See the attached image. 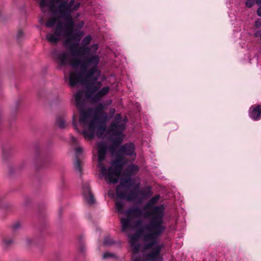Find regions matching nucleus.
<instances>
[{"label":"nucleus","instance_id":"nucleus-1","mask_svg":"<svg viewBox=\"0 0 261 261\" xmlns=\"http://www.w3.org/2000/svg\"><path fill=\"white\" fill-rule=\"evenodd\" d=\"M80 6L81 3L75 2L74 0H70L68 4L64 3L60 5L59 7V14L62 18L67 21L66 25L69 28V32H67L63 29L62 23H59L57 25L56 33L48 35L47 38L51 42H57L61 37H65V45L72 56L76 57L85 56L84 59L82 61L75 60L70 63V65L74 68L73 71H76L80 67L81 71L85 72L88 68L91 67V69L87 71L86 76L89 78L93 76L94 79L96 80L101 74L100 71L97 69L100 62V57L96 54L98 45L95 43L91 46H88L92 38L90 35H87L82 40V46H79L84 33L82 31H73L75 24L72 20L71 13L77 10Z\"/></svg>","mask_w":261,"mask_h":261},{"label":"nucleus","instance_id":"nucleus-2","mask_svg":"<svg viewBox=\"0 0 261 261\" xmlns=\"http://www.w3.org/2000/svg\"><path fill=\"white\" fill-rule=\"evenodd\" d=\"M127 119H123L120 114H117L111 122L108 128V133L112 136V144L109 146L105 142L97 143L98 153V167L100 173L109 184H116L118 182L120 173L126 160L121 157H118L111 162V166L107 168L104 165L106 153L109 150L112 155H116L117 147L122 142L124 135Z\"/></svg>","mask_w":261,"mask_h":261},{"label":"nucleus","instance_id":"nucleus-29","mask_svg":"<svg viewBox=\"0 0 261 261\" xmlns=\"http://www.w3.org/2000/svg\"><path fill=\"white\" fill-rule=\"evenodd\" d=\"M23 33L21 30H20L18 32L17 36L18 39L21 38L23 36Z\"/></svg>","mask_w":261,"mask_h":261},{"label":"nucleus","instance_id":"nucleus-3","mask_svg":"<svg viewBox=\"0 0 261 261\" xmlns=\"http://www.w3.org/2000/svg\"><path fill=\"white\" fill-rule=\"evenodd\" d=\"M160 196L156 195L151 198L145 204L144 208L149 210L143 214L145 217H150V221L144 225L146 232L143 240L146 242V247H150L158 242L160 237L166 230L164 224L165 207L163 204L155 205L159 201Z\"/></svg>","mask_w":261,"mask_h":261},{"label":"nucleus","instance_id":"nucleus-5","mask_svg":"<svg viewBox=\"0 0 261 261\" xmlns=\"http://www.w3.org/2000/svg\"><path fill=\"white\" fill-rule=\"evenodd\" d=\"M85 72L80 71H70L69 75V85L71 87H74L78 84H84L85 81L89 80H93L94 82L87 86V91L84 93L83 90H79L74 95L75 105L80 109L84 108L85 100L88 98H91L93 101L96 102L98 101L101 97L108 93L110 90V88L106 86L101 88L102 86L100 82H96L99 77L95 80L93 76L91 77L87 78L86 76Z\"/></svg>","mask_w":261,"mask_h":261},{"label":"nucleus","instance_id":"nucleus-14","mask_svg":"<svg viewBox=\"0 0 261 261\" xmlns=\"http://www.w3.org/2000/svg\"><path fill=\"white\" fill-rule=\"evenodd\" d=\"M83 195L85 200L89 204H92L94 202L93 195L91 193L89 185L86 182L84 184L83 187Z\"/></svg>","mask_w":261,"mask_h":261},{"label":"nucleus","instance_id":"nucleus-22","mask_svg":"<svg viewBox=\"0 0 261 261\" xmlns=\"http://www.w3.org/2000/svg\"><path fill=\"white\" fill-rule=\"evenodd\" d=\"M56 123L60 128H63L65 127V120L62 117L59 116L57 118Z\"/></svg>","mask_w":261,"mask_h":261},{"label":"nucleus","instance_id":"nucleus-10","mask_svg":"<svg viewBox=\"0 0 261 261\" xmlns=\"http://www.w3.org/2000/svg\"><path fill=\"white\" fill-rule=\"evenodd\" d=\"M40 8H41L40 7ZM42 9V8H41ZM42 11L43 12H45L46 11L48 10L49 11V12L53 13V14H58L59 15V17L60 18L62 19V18L60 16V14L58 13V12H52L51 11L49 10V9L47 8V7H46L45 9V10H43L42 9H41ZM63 19V18H62ZM64 20V19H63ZM64 20L66 21V22L65 23V27H63V26L62 25V28L63 29H64L66 31H67V32H69V28L67 27L66 25V24L67 23V21L66 20L64 19ZM59 23H62V25L63 24V22H61L58 18H56V17H52L50 19H49L46 23V26L48 28H52L53 27L55 24H56V29H55V31L53 33H49L48 34H47L46 35V39L47 40V41H48L49 42L51 43H56L57 42H51L48 39V38H47V36H48V35L50 34H55L56 32V29H57V25Z\"/></svg>","mask_w":261,"mask_h":261},{"label":"nucleus","instance_id":"nucleus-20","mask_svg":"<svg viewBox=\"0 0 261 261\" xmlns=\"http://www.w3.org/2000/svg\"><path fill=\"white\" fill-rule=\"evenodd\" d=\"M120 200H117L115 202V207L119 214H123L125 213L126 212H124L123 210V207L124 206V203L122 199H119Z\"/></svg>","mask_w":261,"mask_h":261},{"label":"nucleus","instance_id":"nucleus-15","mask_svg":"<svg viewBox=\"0 0 261 261\" xmlns=\"http://www.w3.org/2000/svg\"><path fill=\"white\" fill-rule=\"evenodd\" d=\"M249 115L250 117L254 120H258L261 117V106L260 105H253L249 109Z\"/></svg>","mask_w":261,"mask_h":261},{"label":"nucleus","instance_id":"nucleus-6","mask_svg":"<svg viewBox=\"0 0 261 261\" xmlns=\"http://www.w3.org/2000/svg\"><path fill=\"white\" fill-rule=\"evenodd\" d=\"M146 232H148L144 229V226L143 227L141 230H140L136 234L129 236V242L130 246L133 248L132 250V260L133 261H142V259L140 256H139L138 253L140 248V245L139 243V240L140 237L142 239V241L144 243V248L145 250L151 249L158 243H155L150 247H146V242L143 240V236Z\"/></svg>","mask_w":261,"mask_h":261},{"label":"nucleus","instance_id":"nucleus-11","mask_svg":"<svg viewBox=\"0 0 261 261\" xmlns=\"http://www.w3.org/2000/svg\"><path fill=\"white\" fill-rule=\"evenodd\" d=\"M159 237L158 238V239ZM155 244L153 247H154L152 251L149 253L147 256L146 258L148 261H162L163 258L160 257V252L162 248L164 247V244Z\"/></svg>","mask_w":261,"mask_h":261},{"label":"nucleus","instance_id":"nucleus-4","mask_svg":"<svg viewBox=\"0 0 261 261\" xmlns=\"http://www.w3.org/2000/svg\"><path fill=\"white\" fill-rule=\"evenodd\" d=\"M104 108V105L99 103L93 109L81 111L79 122L83 128L81 133L86 140L93 139L95 135L100 137L105 132L108 116L103 112Z\"/></svg>","mask_w":261,"mask_h":261},{"label":"nucleus","instance_id":"nucleus-34","mask_svg":"<svg viewBox=\"0 0 261 261\" xmlns=\"http://www.w3.org/2000/svg\"><path fill=\"white\" fill-rule=\"evenodd\" d=\"M28 244H30L31 243V240L30 239L27 240Z\"/></svg>","mask_w":261,"mask_h":261},{"label":"nucleus","instance_id":"nucleus-27","mask_svg":"<svg viewBox=\"0 0 261 261\" xmlns=\"http://www.w3.org/2000/svg\"><path fill=\"white\" fill-rule=\"evenodd\" d=\"M3 242L6 246H8L12 243L13 240L10 238H6L4 239Z\"/></svg>","mask_w":261,"mask_h":261},{"label":"nucleus","instance_id":"nucleus-17","mask_svg":"<svg viewBox=\"0 0 261 261\" xmlns=\"http://www.w3.org/2000/svg\"><path fill=\"white\" fill-rule=\"evenodd\" d=\"M139 168L137 165L132 164L128 165L125 170L124 174H128V175L132 176L136 174L139 171Z\"/></svg>","mask_w":261,"mask_h":261},{"label":"nucleus","instance_id":"nucleus-19","mask_svg":"<svg viewBox=\"0 0 261 261\" xmlns=\"http://www.w3.org/2000/svg\"><path fill=\"white\" fill-rule=\"evenodd\" d=\"M125 214L127 215L132 214L137 217H140L142 215V211L138 207H132L126 211Z\"/></svg>","mask_w":261,"mask_h":261},{"label":"nucleus","instance_id":"nucleus-35","mask_svg":"<svg viewBox=\"0 0 261 261\" xmlns=\"http://www.w3.org/2000/svg\"><path fill=\"white\" fill-rule=\"evenodd\" d=\"M257 25H258V24H257V21H256V22H255V25H256V26H257Z\"/></svg>","mask_w":261,"mask_h":261},{"label":"nucleus","instance_id":"nucleus-30","mask_svg":"<svg viewBox=\"0 0 261 261\" xmlns=\"http://www.w3.org/2000/svg\"><path fill=\"white\" fill-rule=\"evenodd\" d=\"M74 118H75V116L74 115L73 116V124L74 125V128L78 132H80V130L77 128V126H76V123L75 122V120H74Z\"/></svg>","mask_w":261,"mask_h":261},{"label":"nucleus","instance_id":"nucleus-13","mask_svg":"<svg viewBox=\"0 0 261 261\" xmlns=\"http://www.w3.org/2000/svg\"><path fill=\"white\" fill-rule=\"evenodd\" d=\"M135 184L130 176H123L120 179V185L117 186L116 189L120 187L122 192H125L127 191V189L130 188Z\"/></svg>","mask_w":261,"mask_h":261},{"label":"nucleus","instance_id":"nucleus-12","mask_svg":"<svg viewBox=\"0 0 261 261\" xmlns=\"http://www.w3.org/2000/svg\"><path fill=\"white\" fill-rule=\"evenodd\" d=\"M54 55L61 65H66L69 62L68 54L66 51L56 50L54 52Z\"/></svg>","mask_w":261,"mask_h":261},{"label":"nucleus","instance_id":"nucleus-31","mask_svg":"<svg viewBox=\"0 0 261 261\" xmlns=\"http://www.w3.org/2000/svg\"><path fill=\"white\" fill-rule=\"evenodd\" d=\"M115 110L114 108H111L109 110V113L111 115V117L113 116L115 113Z\"/></svg>","mask_w":261,"mask_h":261},{"label":"nucleus","instance_id":"nucleus-32","mask_svg":"<svg viewBox=\"0 0 261 261\" xmlns=\"http://www.w3.org/2000/svg\"><path fill=\"white\" fill-rule=\"evenodd\" d=\"M84 25V22L83 21H81L79 22L77 25L78 28H82Z\"/></svg>","mask_w":261,"mask_h":261},{"label":"nucleus","instance_id":"nucleus-23","mask_svg":"<svg viewBox=\"0 0 261 261\" xmlns=\"http://www.w3.org/2000/svg\"><path fill=\"white\" fill-rule=\"evenodd\" d=\"M114 242L112 238H111L109 236H106L103 241V243L105 245L110 246L114 244Z\"/></svg>","mask_w":261,"mask_h":261},{"label":"nucleus","instance_id":"nucleus-25","mask_svg":"<svg viewBox=\"0 0 261 261\" xmlns=\"http://www.w3.org/2000/svg\"><path fill=\"white\" fill-rule=\"evenodd\" d=\"M255 4L254 0H247L245 3V5L247 8H251Z\"/></svg>","mask_w":261,"mask_h":261},{"label":"nucleus","instance_id":"nucleus-24","mask_svg":"<svg viewBox=\"0 0 261 261\" xmlns=\"http://www.w3.org/2000/svg\"><path fill=\"white\" fill-rule=\"evenodd\" d=\"M114 257V254L113 253H110L109 252H106L103 254L102 257L104 259L112 258Z\"/></svg>","mask_w":261,"mask_h":261},{"label":"nucleus","instance_id":"nucleus-8","mask_svg":"<svg viewBox=\"0 0 261 261\" xmlns=\"http://www.w3.org/2000/svg\"><path fill=\"white\" fill-rule=\"evenodd\" d=\"M68 0H40V6L43 10H45L46 7H47L50 11L54 12H59V7L62 4L66 3L68 4L70 3L67 2Z\"/></svg>","mask_w":261,"mask_h":261},{"label":"nucleus","instance_id":"nucleus-9","mask_svg":"<svg viewBox=\"0 0 261 261\" xmlns=\"http://www.w3.org/2000/svg\"><path fill=\"white\" fill-rule=\"evenodd\" d=\"M120 155L135 158L136 156V147L134 143L129 142L121 145L118 149L117 152L116 153V156H119Z\"/></svg>","mask_w":261,"mask_h":261},{"label":"nucleus","instance_id":"nucleus-16","mask_svg":"<svg viewBox=\"0 0 261 261\" xmlns=\"http://www.w3.org/2000/svg\"><path fill=\"white\" fill-rule=\"evenodd\" d=\"M75 152L76 161H75V162L74 163V169L77 172H78L80 174H81L82 167L81 166V163L79 160V158L80 156V155L83 153V149L80 147H76L75 149Z\"/></svg>","mask_w":261,"mask_h":261},{"label":"nucleus","instance_id":"nucleus-28","mask_svg":"<svg viewBox=\"0 0 261 261\" xmlns=\"http://www.w3.org/2000/svg\"><path fill=\"white\" fill-rule=\"evenodd\" d=\"M20 226V224L19 222H16L15 224H13L12 226V228L14 230H16L18 229Z\"/></svg>","mask_w":261,"mask_h":261},{"label":"nucleus","instance_id":"nucleus-18","mask_svg":"<svg viewBox=\"0 0 261 261\" xmlns=\"http://www.w3.org/2000/svg\"><path fill=\"white\" fill-rule=\"evenodd\" d=\"M131 219L130 217L128 216L126 218H123L121 219V224L122 225V231H125L128 228L130 224Z\"/></svg>","mask_w":261,"mask_h":261},{"label":"nucleus","instance_id":"nucleus-21","mask_svg":"<svg viewBox=\"0 0 261 261\" xmlns=\"http://www.w3.org/2000/svg\"><path fill=\"white\" fill-rule=\"evenodd\" d=\"M140 193L141 194V195L145 197H149L153 194L151 187L149 186L145 187L144 191H140Z\"/></svg>","mask_w":261,"mask_h":261},{"label":"nucleus","instance_id":"nucleus-33","mask_svg":"<svg viewBox=\"0 0 261 261\" xmlns=\"http://www.w3.org/2000/svg\"><path fill=\"white\" fill-rule=\"evenodd\" d=\"M71 140L72 142L74 144H76L77 143L76 139L73 136H72L71 137Z\"/></svg>","mask_w":261,"mask_h":261},{"label":"nucleus","instance_id":"nucleus-26","mask_svg":"<svg viewBox=\"0 0 261 261\" xmlns=\"http://www.w3.org/2000/svg\"><path fill=\"white\" fill-rule=\"evenodd\" d=\"M255 3L257 5H261V0H255ZM256 13L258 16L261 17V6L257 9Z\"/></svg>","mask_w":261,"mask_h":261},{"label":"nucleus","instance_id":"nucleus-7","mask_svg":"<svg viewBox=\"0 0 261 261\" xmlns=\"http://www.w3.org/2000/svg\"><path fill=\"white\" fill-rule=\"evenodd\" d=\"M134 180L136 181V183L133 189L129 193L127 192V191L122 192L120 187L116 189V195L118 199H126L130 201H136L138 199V191L141 185L140 179L135 178Z\"/></svg>","mask_w":261,"mask_h":261}]
</instances>
